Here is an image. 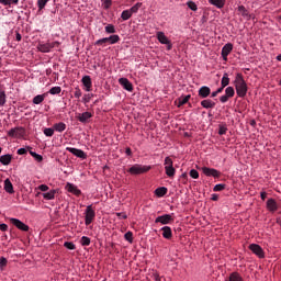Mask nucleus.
Masks as SVG:
<instances>
[{
  "label": "nucleus",
  "instance_id": "obj_36",
  "mask_svg": "<svg viewBox=\"0 0 281 281\" xmlns=\"http://www.w3.org/2000/svg\"><path fill=\"white\" fill-rule=\"evenodd\" d=\"M190 98H191L190 94L186 97H180L178 106H183V104H188V102H190Z\"/></svg>",
  "mask_w": 281,
  "mask_h": 281
},
{
  "label": "nucleus",
  "instance_id": "obj_22",
  "mask_svg": "<svg viewBox=\"0 0 281 281\" xmlns=\"http://www.w3.org/2000/svg\"><path fill=\"white\" fill-rule=\"evenodd\" d=\"M0 164H2V166H10V164H12V155H2L0 157Z\"/></svg>",
  "mask_w": 281,
  "mask_h": 281
},
{
  "label": "nucleus",
  "instance_id": "obj_3",
  "mask_svg": "<svg viewBox=\"0 0 281 281\" xmlns=\"http://www.w3.org/2000/svg\"><path fill=\"white\" fill-rule=\"evenodd\" d=\"M60 46V42H47L45 44H38L37 45V49L38 52H42V54H48V52H52V49H54V47H59Z\"/></svg>",
  "mask_w": 281,
  "mask_h": 281
},
{
  "label": "nucleus",
  "instance_id": "obj_18",
  "mask_svg": "<svg viewBox=\"0 0 281 281\" xmlns=\"http://www.w3.org/2000/svg\"><path fill=\"white\" fill-rule=\"evenodd\" d=\"M93 117V113L91 112H83L78 115V121L85 124L87 121L91 120Z\"/></svg>",
  "mask_w": 281,
  "mask_h": 281
},
{
  "label": "nucleus",
  "instance_id": "obj_21",
  "mask_svg": "<svg viewBox=\"0 0 281 281\" xmlns=\"http://www.w3.org/2000/svg\"><path fill=\"white\" fill-rule=\"evenodd\" d=\"M162 237H165L167 240H170L172 238V228L170 226H164L161 228Z\"/></svg>",
  "mask_w": 281,
  "mask_h": 281
},
{
  "label": "nucleus",
  "instance_id": "obj_64",
  "mask_svg": "<svg viewBox=\"0 0 281 281\" xmlns=\"http://www.w3.org/2000/svg\"><path fill=\"white\" fill-rule=\"evenodd\" d=\"M223 89H225V87H221V88H218L216 91H217V93H223Z\"/></svg>",
  "mask_w": 281,
  "mask_h": 281
},
{
  "label": "nucleus",
  "instance_id": "obj_51",
  "mask_svg": "<svg viewBox=\"0 0 281 281\" xmlns=\"http://www.w3.org/2000/svg\"><path fill=\"white\" fill-rule=\"evenodd\" d=\"M74 97L77 99L82 98V90H80L78 87L75 88Z\"/></svg>",
  "mask_w": 281,
  "mask_h": 281
},
{
  "label": "nucleus",
  "instance_id": "obj_53",
  "mask_svg": "<svg viewBox=\"0 0 281 281\" xmlns=\"http://www.w3.org/2000/svg\"><path fill=\"white\" fill-rule=\"evenodd\" d=\"M106 43H109L108 40H106V37H103V38H101V40H98V41L94 43V45H106Z\"/></svg>",
  "mask_w": 281,
  "mask_h": 281
},
{
  "label": "nucleus",
  "instance_id": "obj_38",
  "mask_svg": "<svg viewBox=\"0 0 281 281\" xmlns=\"http://www.w3.org/2000/svg\"><path fill=\"white\" fill-rule=\"evenodd\" d=\"M139 8H142V2H137L128 10L131 11L132 14H137V12H139Z\"/></svg>",
  "mask_w": 281,
  "mask_h": 281
},
{
  "label": "nucleus",
  "instance_id": "obj_46",
  "mask_svg": "<svg viewBox=\"0 0 281 281\" xmlns=\"http://www.w3.org/2000/svg\"><path fill=\"white\" fill-rule=\"evenodd\" d=\"M169 167H175L173 161H172V158L166 157L165 158V168H169Z\"/></svg>",
  "mask_w": 281,
  "mask_h": 281
},
{
  "label": "nucleus",
  "instance_id": "obj_58",
  "mask_svg": "<svg viewBox=\"0 0 281 281\" xmlns=\"http://www.w3.org/2000/svg\"><path fill=\"white\" fill-rule=\"evenodd\" d=\"M5 265H8V259L4 257L0 258V267H5Z\"/></svg>",
  "mask_w": 281,
  "mask_h": 281
},
{
  "label": "nucleus",
  "instance_id": "obj_34",
  "mask_svg": "<svg viewBox=\"0 0 281 281\" xmlns=\"http://www.w3.org/2000/svg\"><path fill=\"white\" fill-rule=\"evenodd\" d=\"M61 91H63V88H60V86H56L50 88L48 93H50V95H58L60 94Z\"/></svg>",
  "mask_w": 281,
  "mask_h": 281
},
{
  "label": "nucleus",
  "instance_id": "obj_5",
  "mask_svg": "<svg viewBox=\"0 0 281 281\" xmlns=\"http://www.w3.org/2000/svg\"><path fill=\"white\" fill-rule=\"evenodd\" d=\"M9 221H10L11 225L16 227V229H20V232H30V226L26 225L25 223H23L21 220L10 217Z\"/></svg>",
  "mask_w": 281,
  "mask_h": 281
},
{
  "label": "nucleus",
  "instance_id": "obj_7",
  "mask_svg": "<svg viewBox=\"0 0 281 281\" xmlns=\"http://www.w3.org/2000/svg\"><path fill=\"white\" fill-rule=\"evenodd\" d=\"M236 95V91L234 90V87L229 86L225 89V94L220 98V102L222 104H225L229 100V98H234Z\"/></svg>",
  "mask_w": 281,
  "mask_h": 281
},
{
  "label": "nucleus",
  "instance_id": "obj_4",
  "mask_svg": "<svg viewBox=\"0 0 281 281\" xmlns=\"http://www.w3.org/2000/svg\"><path fill=\"white\" fill-rule=\"evenodd\" d=\"M94 220H95V210H93V205H88L85 212L86 225H91Z\"/></svg>",
  "mask_w": 281,
  "mask_h": 281
},
{
  "label": "nucleus",
  "instance_id": "obj_9",
  "mask_svg": "<svg viewBox=\"0 0 281 281\" xmlns=\"http://www.w3.org/2000/svg\"><path fill=\"white\" fill-rule=\"evenodd\" d=\"M156 36L157 40L161 43V45H167V49H172V43H170V40L168 38V36H166V33L157 32Z\"/></svg>",
  "mask_w": 281,
  "mask_h": 281
},
{
  "label": "nucleus",
  "instance_id": "obj_2",
  "mask_svg": "<svg viewBox=\"0 0 281 281\" xmlns=\"http://www.w3.org/2000/svg\"><path fill=\"white\" fill-rule=\"evenodd\" d=\"M149 170H153L151 166L136 164L132 166L127 172H130V175H146V172H149Z\"/></svg>",
  "mask_w": 281,
  "mask_h": 281
},
{
  "label": "nucleus",
  "instance_id": "obj_40",
  "mask_svg": "<svg viewBox=\"0 0 281 281\" xmlns=\"http://www.w3.org/2000/svg\"><path fill=\"white\" fill-rule=\"evenodd\" d=\"M187 5L193 12H196L199 10V7L196 5V2H194V1H188Z\"/></svg>",
  "mask_w": 281,
  "mask_h": 281
},
{
  "label": "nucleus",
  "instance_id": "obj_60",
  "mask_svg": "<svg viewBox=\"0 0 281 281\" xmlns=\"http://www.w3.org/2000/svg\"><path fill=\"white\" fill-rule=\"evenodd\" d=\"M0 232H8V224H0Z\"/></svg>",
  "mask_w": 281,
  "mask_h": 281
},
{
  "label": "nucleus",
  "instance_id": "obj_23",
  "mask_svg": "<svg viewBox=\"0 0 281 281\" xmlns=\"http://www.w3.org/2000/svg\"><path fill=\"white\" fill-rule=\"evenodd\" d=\"M56 189H53L46 193H43V199H45V201H54L56 199Z\"/></svg>",
  "mask_w": 281,
  "mask_h": 281
},
{
  "label": "nucleus",
  "instance_id": "obj_6",
  "mask_svg": "<svg viewBox=\"0 0 281 281\" xmlns=\"http://www.w3.org/2000/svg\"><path fill=\"white\" fill-rule=\"evenodd\" d=\"M248 249H250V251L255 256H257V258H260V259L265 258V249H262L260 245H258V244H250L248 246Z\"/></svg>",
  "mask_w": 281,
  "mask_h": 281
},
{
  "label": "nucleus",
  "instance_id": "obj_10",
  "mask_svg": "<svg viewBox=\"0 0 281 281\" xmlns=\"http://www.w3.org/2000/svg\"><path fill=\"white\" fill-rule=\"evenodd\" d=\"M202 172L205 177H213L214 179H218L221 177V171L210 167H202Z\"/></svg>",
  "mask_w": 281,
  "mask_h": 281
},
{
  "label": "nucleus",
  "instance_id": "obj_57",
  "mask_svg": "<svg viewBox=\"0 0 281 281\" xmlns=\"http://www.w3.org/2000/svg\"><path fill=\"white\" fill-rule=\"evenodd\" d=\"M2 5H12V0H0Z\"/></svg>",
  "mask_w": 281,
  "mask_h": 281
},
{
  "label": "nucleus",
  "instance_id": "obj_20",
  "mask_svg": "<svg viewBox=\"0 0 281 281\" xmlns=\"http://www.w3.org/2000/svg\"><path fill=\"white\" fill-rule=\"evenodd\" d=\"M201 106H203V109H214L216 106V102L211 99H205L201 101Z\"/></svg>",
  "mask_w": 281,
  "mask_h": 281
},
{
  "label": "nucleus",
  "instance_id": "obj_8",
  "mask_svg": "<svg viewBox=\"0 0 281 281\" xmlns=\"http://www.w3.org/2000/svg\"><path fill=\"white\" fill-rule=\"evenodd\" d=\"M155 223H160V225H170V223H175V217L170 214H165L156 217Z\"/></svg>",
  "mask_w": 281,
  "mask_h": 281
},
{
  "label": "nucleus",
  "instance_id": "obj_41",
  "mask_svg": "<svg viewBox=\"0 0 281 281\" xmlns=\"http://www.w3.org/2000/svg\"><path fill=\"white\" fill-rule=\"evenodd\" d=\"M54 127H46L44 128V135H46V137H54Z\"/></svg>",
  "mask_w": 281,
  "mask_h": 281
},
{
  "label": "nucleus",
  "instance_id": "obj_28",
  "mask_svg": "<svg viewBox=\"0 0 281 281\" xmlns=\"http://www.w3.org/2000/svg\"><path fill=\"white\" fill-rule=\"evenodd\" d=\"M155 194L156 196H158L159 199H161V196H166V194H168V188L166 187H159L155 190Z\"/></svg>",
  "mask_w": 281,
  "mask_h": 281
},
{
  "label": "nucleus",
  "instance_id": "obj_52",
  "mask_svg": "<svg viewBox=\"0 0 281 281\" xmlns=\"http://www.w3.org/2000/svg\"><path fill=\"white\" fill-rule=\"evenodd\" d=\"M113 3V0H103V8L104 10H109Z\"/></svg>",
  "mask_w": 281,
  "mask_h": 281
},
{
  "label": "nucleus",
  "instance_id": "obj_55",
  "mask_svg": "<svg viewBox=\"0 0 281 281\" xmlns=\"http://www.w3.org/2000/svg\"><path fill=\"white\" fill-rule=\"evenodd\" d=\"M117 218H123L124 221H126V218H128V215H126V213L121 212V213H116Z\"/></svg>",
  "mask_w": 281,
  "mask_h": 281
},
{
  "label": "nucleus",
  "instance_id": "obj_19",
  "mask_svg": "<svg viewBox=\"0 0 281 281\" xmlns=\"http://www.w3.org/2000/svg\"><path fill=\"white\" fill-rule=\"evenodd\" d=\"M267 210H269V212H277L278 211V202H276L273 199H269L267 201Z\"/></svg>",
  "mask_w": 281,
  "mask_h": 281
},
{
  "label": "nucleus",
  "instance_id": "obj_30",
  "mask_svg": "<svg viewBox=\"0 0 281 281\" xmlns=\"http://www.w3.org/2000/svg\"><path fill=\"white\" fill-rule=\"evenodd\" d=\"M108 43L110 45H115L120 41V35H110L109 37H105Z\"/></svg>",
  "mask_w": 281,
  "mask_h": 281
},
{
  "label": "nucleus",
  "instance_id": "obj_17",
  "mask_svg": "<svg viewBox=\"0 0 281 281\" xmlns=\"http://www.w3.org/2000/svg\"><path fill=\"white\" fill-rule=\"evenodd\" d=\"M81 82H82L83 87H86V91H91V87H93V83L91 81L90 76H83L81 79Z\"/></svg>",
  "mask_w": 281,
  "mask_h": 281
},
{
  "label": "nucleus",
  "instance_id": "obj_48",
  "mask_svg": "<svg viewBox=\"0 0 281 281\" xmlns=\"http://www.w3.org/2000/svg\"><path fill=\"white\" fill-rule=\"evenodd\" d=\"M5 105V91H0V106Z\"/></svg>",
  "mask_w": 281,
  "mask_h": 281
},
{
  "label": "nucleus",
  "instance_id": "obj_16",
  "mask_svg": "<svg viewBox=\"0 0 281 281\" xmlns=\"http://www.w3.org/2000/svg\"><path fill=\"white\" fill-rule=\"evenodd\" d=\"M199 97L200 98H209L210 94L212 93V90L207 86H203L199 89Z\"/></svg>",
  "mask_w": 281,
  "mask_h": 281
},
{
  "label": "nucleus",
  "instance_id": "obj_42",
  "mask_svg": "<svg viewBox=\"0 0 281 281\" xmlns=\"http://www.w3.org/2000/svg\"><path fill=\"white\" fill-rule=\"evenodd\" d=\"M105 32H106V34H115V25H113V24H108V25L105 26Z\"/></svg>",
  "mask_w": 281,
  "mask_h": 281
},
{
  "label": "nucleus",
  "instance_id": "obj_25",
  "mask_svg": "<svg viewBox=\"0 0 281 281\" xmlns=\"http://www.w3.org/2000/svg\"><path fill=\"white\" fill-rule=\"evenodd\" d=\"M4 190L8 194H14V186H12V181H10V179L4 180Z\"/></svg>",
  "mask_w": 281,
  "mask_h": 281
},
{
  "label": "nucleus",
  "instance_id": "obj_43",
  "mask_svg": "<svg viewBox=\"0 0 281 281\" xmlns=\"http://www.w3.org/2000/svg\"><path fill=\"white\" fill-rule=\"evenodd\" d=\"M48 1L49 0H37V8H38V10H44L45 7L47 5Z\"/></svg>",
  "mask_w": 281,
  "mask_h": 281
},
{
  "label": "nucleus",
  "instance_id": "obj_14",
  "mask_svg": "<svg viewBox=\"0 0 281 281\" xmlns=\"http://www.w3.org/2000/svg\"><path fill=\"white\" fill-rule=\"evenodd\" d=\"M66 190L67 192H70V194H74L75 196H80V194H82V191L71 182H67Z\"/></svg>",
  "mask_w": 281,
  "mask_h": 281
},
{
  "label": "nucleus",
  "instance_id": "obj_12",
  "mask_svg": "<svg viewBox=\"0 0 281 281\" xmlns=\"http://www.w3.org/2000/svg\"><path fill=\"white\" fill-rule=\"evenodd\" d=\"M66 150L68 153H71V155H75V157H78L79 159H87V154L82 149L67 147Z\"/></svg>",
  "mask_w": 281,
  "mask_h": 281
},
{
  "label": "nucleus",
  "instance_id": "obj_13",
  "mask_svg": "<svg viewBox=\"0 0 281 281\" xmlns=\"http://www.w3.org/2000/svg\"><path fill=\"white\" fill-rule=\"evenodd\" d=\"M233 49H234V44H232V43H227L223 46V48H222L223 60L227 61V56H229L232 54Z\"/></svg>",
  "mask_w": 281,
  "mask_h": 281
},
{
  "label": "nucleus",
  "instance_id": "obj_47",
  "mask_svg": "<svg viewBox=\"0 0 281 281\" xmlns=\"http://www.w3.org/2000/svg\"><path fill=\"white\" fill-rule=\"evenodd\" d=\"M223 190H225V184H223V183L216 184L213 188V192H223Z\"/></svg>",
  "mask_w": 281,
  "mask_h": 281
},
{
  "label": "nucleus",
  "instance_id": "obj_24",
  "mask_svg": "<svg viewBox=\"0 0 281 281\" xmlns=\"http://www.w3.org/2000/svg\"><path fill=\"white\" fill-rule=\"evenodd\" d=\"M237 10L239 14L244 16V19H247L248 21L251 19V14H249V11L247 10V8H245V5H239Z\"/></svg>",
  "mask_w": 281,
  "mask_h": 281
},
{
  "label": "nucleus",
  "instance_id": "obj_26",
  "mask_svg": "<svg viewBox=\"0 0 281 281\" xmlns=\"http://www.w3.org/2000/svg\"><path fill=\"white\" fill-rule=\"evenodd\" d=\"M54 131H56V133H63L67 130V124L59 122V123H55L53 125Z\"/></svg>",
  "mask_w": 281,
  "mask_h": 281
},
{
  "label": "nucleus",
  "instance_id": "obj_50",
  "mask_svg": "<svg viewBox=\"0 0 281 281\" xmlns=\"http://www.w3.org/2000/svg\"><path fill=\"white\" fill-rule=\"evenodd\" d=\"M125 240H127V243H133V233L132 232H127L124 235Z\"/></svg>",
  "mask_w": 281,
  "mask_h": 281
},
{
  "label": "nucleus",
  "instance_id": "obj_45",
  "mask_svg": "<svg viewBox=\"0 0 281 281\" xmlns=\"http://www.w3.org/2000/svg\"><path fill=\"white\" fill-rule=\"evenodd\" d=\"M64 247H66V249L74 250L76 249V244H74L72 241H65Z\"/></svg>",
  "mask_w": 281,
  "mask_h": 281
},
{
  "label": "nucleus",
  "instance_id": "obj_56",
  "mask_svg": "<svg viewBox=\"0 0 281 281\" xmlns=\"http://www.w3.org/2000/svg\"><path fill=\"white\" fill-rule=\"evenodd\" d=\"M38 190H41V192H47V190H49V187L47 184H41L38 186Z\"/></svg>",
  "mask_w": 281,
  "mask_h": 281
},
{
  "label": "nucleus",
  "instance_id": "obj_1",
  "mask_svg": "<svg viewBox=\"0 0 281 281\" xmlns=\"http://www.w3.org/2000/svg\"><path fill=\"white\" fill-rule=\"evenodd\" d=\"M234 85L238 98H245V95H247V91H249V87H247V81H245L243 74H236Z\"/></svg>",
  "mask_w": 281,
  "mask_h": 281
},
{
  "label": "nucleus",
  "instance_id": "obj_29",
  "mask_svg": "<svg viewBox=\"0 0 281 281\" xmlns=\"http://www.w3.org/2000/svg\"><path fill=\"white\" fill-rule=\"evenodd\" d=\"M228 281H245L238 272H233L229 274Z\"/></svg>",
  "mask_w": 281,
  "mask_h": 281
},
{
  "label": "nucleus",
  "instance_id": "obj_54",
  "mask_svg": "<svg viewBox=\"0 0 281 281\" xmlns=\"http://www.w3.org/2000/svg\"><path fill=\"white\" fill-rule=\"evenodd\" d=\"M226 133H227V127L221 125L218 130V135H226Z\"/></svg>",
  "mask_w": 281,
  "mask_h": 281
},
{
  "label": "nucleus",
  "instance_id": "obj_11",
  "mask_svg": "<svg viewBox=\"0 0 281 281\" xmlns=\"http://www.w3.org/2000/svg\"><path fill=\"white\" fill-rule=\"evenodd\" d=\"M25 135V128L13 127L8 132L9 137H23Z\"/></svg>",
  "mask_w": 281,
  "mask_h": 281
},
{
  "label": "nucleus",
  "instance_id": "obj_62",
  "mask_svg": "<svg viewBox=\"0 0 281 281\" xmlns=\"http://www.w3.org/2000/svg\"><path fill=\"white\" fill-rule=\"evenodd\" d=\"M260 196H261V201H266L267 200V192L262 191L260 193Z\"/></svg>",
  "mask_w": 281,
  "mask_h": 281
},
{
  "label": "nucleus",
  "instance_id": "obj_61",
  "mask_svg": "<svg viewBox=\"0 0 281 281\" xmlns=\"http://www.w3.org/2000/svg\"><path fill=\"white\" fill-rule=\"evenodd\" d=\"M125 155H127V157H131V155H133V150H131V147H127L125 149Z\"/></svg>",
  "mask_w": 281,
  "mask_h": 281
},
{
  "label": "nucleus",
  "instance_id": "obj_35",
  "mask_svg": "<svg viewBox=\"0 0 281 281\" xmlns=\"http://www.w3.org/2000/svg\"><path fill=\"white\" fill-rule=\"evenodd\" d=\"M222 87H227L229 85V75L227 72H224L222 80H221Z\"/></svg>",
  "mask_w": 281,
  "mask_h": 281
},
{
  "label": "nucleus",
  "instance_id": "obj_15",
  "mask_svg": "<svg viewBox=\"0 0 281 281\" xmlns=\"http://www.w3.org/2000/svg\"><path fill=\"white\" fill-rule=\"evenodd\" d=\"M119 83L121 87H123V89H125V91H133V83L130 82L127 78H120Z\"/></svg>",
  "mask_w": 281,
  "mask_h": 281
},
{
  "label": "nucleus",
  "instance_id": "obj_33",
  "mask_svg": "<svg viewBox=\"0 0 281 281\" xmlns=\"http://www.w3.org/2000/svg\"><path fill=\"white\" fill-rule=\"evenodd\" d=\"M131 16H133V13H131L130 9L124 10V11L121 13V19H122V21H128V19H131Z\"/></svg>",
  "mask_w": 281,
  "mask_h": 281
},
{
  "label": "nucleus",
  "instance_id": "obj_37",
  "mask_svg": "<svg viewBox=\"0 0 281 281\" xmlns=\"http://www.w3.org/2000/svg\"><path fill=\"white\" fill-rule=\"evenodd\" d=\"M80 245L82 247H89V245H91V238H89L87 236H82L80 239Z\"/></svg>",
  "mask_w": 281,
  "mask_h": 281
},
{
  "label": "nucleus",
  "instance_id": "obj_44",
  "mask_svg": "<svg viewBox=\"0 0 281 281\" xmlns=\"http://www.w3.org/2000/svg\"><path fill=\"white\" fill-rule=\"evenodd\" d=\"M92 98H93V93L85 94L83 99H82L83 104H89V102H91Z\"/></svg>",
  "mask_w": 281,
  "mask_h": 281
},
{
  "label": "nucleus",
  "instance_id": "obj_39",
  "mask_svg": "<svg viewBox=\"0 0 281 281\" xmlns=\"http://www.w3.org/2000/svg\"><path fill=\"white\" fill-rule=\"evenodd\" d=\"M30 155L31 157H33L35 159V161H37L38 164H41V161H43V157L40 154H36V151H32L30 150Z\"/></svg>",
  "mask_w": 281,
  "mask_h": 281
},
{
  "label": "nucleus",
  "instance_id": "obj_27",
  "mask_svg": "<svg viewBox=\"0 0 281 281\" xmlns=\"http://www.w3.org/2000/svg\"><path fill=\"white\" fill-rule=\"evenodd\" d=\"M225 2H226V0H209V3L211 5H214L218 10L225 8Z\"/></svg>",
  "mask_w": 281,
  "mask_h": 281
},
{
  "label": "nucleus",
  "instance_id": "obj_63",
  "mask_svg": "<svg viewBox=\"0 0 281 281\" xmlns=\"http://www.w3.org/2000/svg\"><path fill=\"white\" fill-rule=\"evenodd\" d=\"M21 38H22L21 33L16 32V33H15V40H16L18 42H20Z\"/></svg>",
  "mask_w": 281,
  "mask_h": 281
},
{
  "label": "nucleus",
  "instance_id": "obj_31",
  "mask_svg": "<svg viewBox=\"0 0 281 281\" xmlns=\"http://www.w3.org/2000/svg\"><path fill=\"white\" fill-rule=\"evenodd\" d=\"M165 172H166L167 177L172 179V177H175V175L177 172V169H175V167H165Z\"/></svg>",
  "mask_w": 281,
  "mask_h": 281
},
{
  "label": "nucleus",
  "instance_id": "obj_59",
  "mask_svg": "<svg viewBox=\"0 0 281 281\" xmlns=\"http://www.w3.org/2000/svg\"><path fill=\"white\" fill-rule=\"evenodd\" d=\"M18 155H27V149L25 148L18 149Z\"/></svg>",
  "mask_w": 281,
  "mask_h": 281
},
{
  "label": "nucleus",
  "instance_id": "obj_49",
  "mask_svg": "<svg viewBox=\"0 0 281 281\" xmlns=\"http://www.w3.org/2000/svg\"><path fill=\"white\" fill-rule=\"evenodd\" d=\"M189 175L191 179H199V171L196 169H191Z\"/></svg>",
  "mask_w": 281,
  "mask_h": 281
},
{
  "label": "nucleus",
  "instance_id": "obj_32",
  "mask_svg": "<svg viewBox=\"0 0 281 281\" xmlns=\"http://www.w3.org/2000/svg\"><path fill=\"white\" fill-rule=\"evenodd\" d=\"M46 94H37L33 98V104H42L45 101Z\"/></svg>",
  "mask_w": 281,
  "mask_h": 281
}]
</instances>
